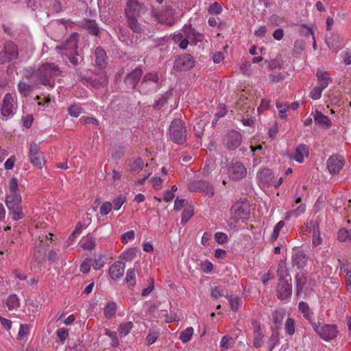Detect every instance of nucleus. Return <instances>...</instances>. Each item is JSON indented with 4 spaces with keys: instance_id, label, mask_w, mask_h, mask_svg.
Masks as SVG:
<instances>
[{
    "instance_id": "obj_7",
    "label": "nucleus",
    "mask_w": 351,
    "mask_h": 351,
    "mask_svg": "<svg viewBox=\"0 0 351 351\" xmlns=\"http://www.w3.org/2000/svg\"><path fill=\"white\" fill-rule=\"evenodd\" d=\"M228 174L232 180L238 181L246 176L247 169L242 162L237 161L229 165Z\"/></svg>"
},
{
    "instance_id": "obj_42",
    "label": "nucleus",
    "mask_w": 351,
    "mask_h": 351,
    "mask_svg": "<svg viewBox=\"0 0 351 351\" xmlns=\"http://www.w3.org/2000/svg\"><path fill=\"white\" fill-rule=\"evenodd\" d=\"M105 335L108 336L111 339V346L112 347H118L119 341L117 337V333L115 331H112L108 328H105Z\"/></svg>"
},
{
    "instance_id": "obj_13",
    "label": "nucleus",
    "mask_w": 351,
    "mask_h": 351,
    "mask_svg": "<svg viewBox=\"0 0 351 351\" xmlns=\"http://www.w3.org/2000/svg\"><path fill=\"white\" fill-rule=\"evenodd\" d=\"M194 66L193 58L190 54H184L175 60L174 69L180 71L191 69Z\"/></svg>"
},
{
    "instance_id": "obj_15",
    "label": "nucleus",
    "mask_w": 351,
    "mask_h": 351,
    "mask_svg": "<svg viewBox=\"0 0 351 351\" xmlns=\"http://www.w3.org/2000/svg\"><path fill=\"white\" fill-rule=\"evenodd\" d=\"M252 324L254 330L253 346L260 348L263 344L264 335L261 324L257 320H252Z\"/></svg>"
},
{
    "instance_id": "obj_51",
    "label": "nucleus",
    "mask_w": 351,
    "mask_h": 351,
    "mask_svg": "<svg viewBox=\"0 0 351 351\" xmlns=\"http://www.w3.org/2000/svg\"><path fill=\"white\" fill-rule=\"evenodd\" d=\"M125 148L123 147H114L112 150V157L115 160H119L123 156Z\"/></svg>"
},
{
    "instance_id": "obj_23",
    "label": "nucleus",
    "mask_w": 351,
    "mask_h": 351,
    "mask_svg": "<svg viewBox=\"0 0 351 351\" xmlns=\"http://www.w3.org/2000/svg\"><path fill=\"white\" fill-rule=\"evenodd\" d=\"M315 124L323 128H328L331 125V121L320 111L316 110L312 113Z\"/></svg>"
},
{
    "instance_id": "obj_33",
    "label": "nucleus",
    "mask_w": 351,
    "mask_h": 351,
    "mask_svg": "<svg viewBox=\"0 0 351 351\" xmlns=\"http://www.w3.org/2000/svg\"><path fill=\"white\" fill-rule=\"evenodd\" d=\"M313 228V245L314 247H317L319 245L322 243V238L320 237V233L319 230V225L317 223H315L312 226Z\"/></svg>"
},
{
    "instance_id": "obj_49",
    "label": "nucleus",
    "mask_w": 351,
    "mask_h": 351,
    "mask_svg": "<svg viewBox=\"0 0 351 351\" xmlns=\"http://www.w3.org/2000/svg\"><path fill=\"white\" fill-rule=\"evenodd\" d=\"M9 189L10 194V195H20L19 193V186H18V181L16 178H12L9 182Z\"/></svg>"
},
{
    "instance_id": "obj_50",
    "label": "nucleus",
    "mask_w": 351,
    "mask_h": 351,
    "mask_svg": "<svg viewBox=\"0 0 351 351\" xmlns=\"http://www.w3.org/2000/svg\"><path fill=\"white\" fill-rule=\"evenodd\" d=\"M126 202V197L123 195H121L117 197L112 202L113 208L115 210H118L121 208V206Z\"/></svg>"
},
{
    "instance_id": "obj_27",
    "label": "nucleus",
    "mask_w": 351,
    "mask_h": 351,
    "mask_svg": "<svg viewBox=\"0 0 351 351\" xmlns=\"http://www.w3.org/2000/svg\"><path fill=\"white\" fill-rule=\"evenodd\" d=\"M317 77L321 86L319 88H326L332 82L329 74L321 69H317Z\"/></svg>"
},
{
    "instance_id": "obj_10",
    "label": "nucleus",
    "mask_w": 351,
    "mask_h": 351,
    "mask_svg": "<svg viewBox=\"0 0 351 351\" xmlns=\"http://www.w3.org/2000/svg\"><path fill=\"white\" fill-rule=\"evenodd\" d=\"M78 39V34L77 33H73L62 45L57 46L56 49H62L64 51L63 53H67L69 54L76 53V55L78 56L77 51Z\"/></svg>"
},
{
    "instance_id": "obj_4",
    "label": "nucleus",
    "mask_w": 351,
    "mask_h": 351,
    "mask_svg": "<svg viewBox=\"0 0 351 351\" xmlns=\"http://www.w3.org/2000/svg\"><path fill=\"white\" fill-rule=\"evenodd\" d=\"M19 57L18 46L12 41L4 43L3 49L0 51V64L14 60Z\"/></svg>"
},
{
    "instance_id": "obj_60",
    "label": "nucleus",
    "mask_w": 351,
    "mask_h": 351,
    "mask_svg": "<svg viewBox=\"0 0 351 351\" xmlns=\"http://www.w3.org/2000/svg\"><path fill=\"white\" fill-rule=\"evenodd\" d=\"M57 335L62 343H64V341L66 339V338L69 336V330L68 329H66L64 328H59L57 330Z\"/></svg>"
},
{
    "instance_id": "obj_64",
    "label": "nucleus",
    "mask_w": 351,
    "mask_h": 351,
    "mask_svg": "<svg viewBox=\"0 0 351 351\" xmlns=\"http://www.w3.org/2000/svg\"><path fill=\"white\" fill-rule=\"evenodd\" d=\"M104 265V261L103 260V256H99L98 258H95L93 260L92 266L96 270L100 269Z\"/></svg>"
},
{
    "instance_id": "obj_52",
    "label": "nucleus",
    "mask_w": 351,
    "mask_h": 351,
    "mask_svg": "<svg viewBox=\"0 0 351 351\" xmlns=\"http://www.w3.org/2000/svg\"><path fill=\"white\" fill-rule=\"evenodd\" d=\"M159 80L158 75L156 73H147L143 79L142 84L149 82L157 83Z\"/></svg>"
},
{
    "instance_id": "obj_45",
    "label": "nucleus",
    "mask_w": 351,
    "mask_h": 351,
    "mask_svg": "<svg viewBox=\"0 0 351 351\" xmlns=\"http://www.w3.org/2000/svg\"><path fill=\"white\" fill-rule=\"evenodd\" d=\"M285 223L283 220H281L277 223V224L275 226V227L274 228L273 233L270 238V241L271 242H274V241H276L277 239V238L279 236V232H280V230L285 226Z\"/></svg>"
},
{
    "instance_id": "obj_53",
    "label": "nucleus",
    "mask_w": 351,
    "mask_h": 351,
    "mask_svg": "<svg viewBox=\"0 0 351 351\" xmlns=\"http://www.w3.org/2000/svg\"><path fill=\"white\" fill-rule=\"evenodd\" d=\"M112 209V203L110 202H105L100 207L99 213L101 215H107Z\"/></svg>"
},
{
    "instance_id": "obj_11",
    "label": "nucleus",
    "mask_w": 351,
    "mask_h": 351,
    "mask_svg": "<svg viewBox=\"0 0 351 351\" xmlns=\"http://www.w3.org/2000/svg\"><path fill=\"white\" fill-rule=\"evenodd\" d=\"M190 191L204 192L206 195L212 197L215 194L213 186L206 181H195L189 184Z\"/></svg>"
},
{
    "instance_id": "obj_47",
    "label": "nucleus",
    "mask_w": 351,
    "mask_h": 351,
    "mask_svg": "<svg viewBox=\"0 0 351 351\" xmlns=\"http://www.w3.org/2000/svg\"><path fill=\"white\" fill-rule=\"evenodd\" d=\"M82 111V108L80 106L76 104H73L68 108L69 114L73 117H79Z\"/></svg>"
},
{
    "instance_id": "obj_35",
    "label": "nucleus",
    "mask_w": 351,
    "mask_h": 351,
    "mask_svg": "<svg viewBox=\"0 0 351 351\" xmlns=\"http://www.w3.org/2000/svg\"><path fill=\"white\" fill-rule=\"evenodd\" d=\"M193 328L192 327H188L180 333V339L182 343L189 342L193 336Z\"/></svg>"
},
{
    "instance_id": "obj_48",
    "label": "nucleus",
    "mask_w": 351,
    "mask_h": 351,
    "mask_svg": "<svg viewBox=\"0 0 351 351\" xmlns=\"http://www.w3.org/2000/svg\"><path fill=\"white\" fill-rule=\"evenodd\" d=\"M193 215V209L191 207L185 208L182 215L181 223L185 225L189 219Z\"/></svg>"
},
{
    "instance_id": "obj_24",
    "label": "nucleus",
    "mask_w": 351,
    "mask_h": 351,
    "mask_svg": "<svg viewBox=\"0 0 351 351\" xmlns=\"http://www.w3.org/2000/svg\"><path fill=\"white\" fill-rule=\"evenodd\" d=\"M308 261V257L303 251H298L292 255V261L293 265L297 266L298 269L303 268Z\"/></svg>"
},
{
    "instance_id": "obj_61",
    "label": "nucleus",
    "mask_w": 351,
    "mask_h": 351,
    "mask_svg": "<svg viewBox=\"0 0 351 351\" xmlns=\"http://www.w3.org/2000/svg\"><path fill=\"white\" fill-rule=\"evenodd\" d=\"M221 11L222 8L221 5L217 2L212 3L208 9V12L210 14H219Z\"/></svg>"
},
{
    "instance_id": "obj_34",
    "label": "nucleus",
    "mask_w": 351,
    "mask_h": 351,
    "mask_svg": "<svg viewBox=\"0 0 351 351\" xmlns=\"http://www.w3.org/2000/svg\"><path fill=\"white\" fill-rule=\"evenodd\" d=\"M125 282L129 287H133L136 285V271L134 269H129L126 272Z\"/></svg>"
},
{
    "instance_id": "obj_6",
    "label": "nucleus",
    "mask_w": 351,
    "mask_h": 351,
    "mask_svg": "<svg viewBox=\"0 0 351 351\" xmlns=\"http://www.w3.org/2000/svg\"><path fill=\"white\" fill-rule=\"evenodd\" d=\"M232 219L237 222L239 220L246 219L250 215V208L247 204L243 202H235L231 208Z\"/></svg>"
},
{
    "instance_id": "obj_29",
    "label": "nucleus",
    "mask_w": 351,
    "mask_h": 351,
    "mask_svg": "<svg viewBox=\"0 0 351 351\" xmlns=\"http://www.w3.org/2000/svg\"><path fill=\"white\" fill-rule=\"evenodd\" d=\"M84 27L88 31V32L93 35L98 36L100 30L98 25L95 21L86 20L84 22Z\"/></svg>"
},
{
    "instance_id": "obj_55",
    "label": "nucleus",
    "mask_w": 351,
    "mask_h": 351,
    "mask_svg": "<svg viewBox=\"0 0 351 351\" xmlns=\"http://www.w3.org/2000/svg\"><path fill=\"white\" fill-rule=\"evenodd\" d=\"M92 264V258H86L80 265V271L84 274H87L90 271Z\"/></svg>"
},
{
    "instance_id": "obj_14",
    "label": "nucleus",
    "mask_w": 351,
    "mask_h": 351,
    "mask_svg": "<svg viewBox=\"0 0 351 351\" xmlns=\"http://www.w3.org/2000/svg\"><path fill=\"white\" fill-rule=\"evenodd\" d=\"M241 134L237 131L232 130L227 135L226 145L229 150H234L241 145Z\"/></svg>"
},
{
    "instance_id": "obj_46",
    "label": "nucleus",
    "mask_w": 351,
    "mask_h": 351,
    "mask_svg": "<svg viewBox=\"0 0 351 351\" xmlns=\"http://www.w3.org/2000/svg\"><path fill=\"white\" fill-rule=\"evenodd\" d=\"M286 332L289 335L295 333V321L291 317H288L285 326Z\"/></svg>"
},
{
    "instance_id": "obj_19",
    "label": "nucleus",
    "mask_w": 351,
    "mask_h": 351,
    "mask_svg": "<svg viewBox=\"0 0 351 351\" xmlns=\"http://www.w3.org/2000/svg\"><path fill=\"white\" fill-rule=\"evenodd\" d=\"M343 162L341 157L336 156H330L327 160V168L332 173H336L340 171L343 168Z\"/></svg>"
},
{
    "instance_id": "obj_22",
    "label": "nucleus",
    "mask_w": 351,
    "mask_h": 351,
    "mask_svg": "<svg viewBox=\"0 0 351 351\" xmlns=\"http://www.w3.org/2000/svg\"><path fill=\"white\" fill-rule=\"evenodd\" d=\"M95 64L99 68H104L108 64V57L106 51L101 47H97L95 50Z\"/></svg>"
},
{
    "instance_id": "obj_58",
    "label": "nucleus",
    "mask_w": 351,
    "mask_h": 351,
    "mask_svg": "<svg viewBox=\"0 0 351 351\" xmlns=\"http://www.w3.org/2000/svg\"><path fill=\"white\" fill-rule=\"evenodd\" d=\"M95 246V241L93 237L87 235L85 242L83 244V247L87 250H91Z\"/></svg>"
},
{
    "instance_id": "obj_63",
    "label": "nucleus",
    "mask_w": 351,
    "mask_h": 351,
    "mask_svg": "<svg viewBox=\"0 0 351 351\" xmlns=\"http://www.w3.org/2000/svg\"><path fill=\"white\" fill-rule=\"evenodd\" d=\"M215 239L218 243L223 244L228 241V236L223 232H218L215 233Z\"/></svg>"
},
{
    "instance_id": "obj_37",
    "label": "nucleus",
    "mask_w": 351,
    "mask_h": 351,
    "mask_svg": "<svg viewBox=\"0 0 351 351\" xmlns=\"http://www.w3.org/2000/svg\"><path fill=\"white\" fill-rule=\"evenodd\" d=\"M228 299L229 300L231 309L233 311H237L242 304L241 299L234 295H231L230 297H228Z\"/></svg>"
},
{
    "instance_id": "obj_9",
    "label": "nucleus",
    "mask_w": 351,
    "mask_h": 351,
    "mask_svg": "<svg viewBox=\"0 0 351 351\" xmlns=\"http://www.w3.org/2000/svg\"><path fill=\"white\" fill-rule=\"evenodd\" d=\"M29 159L31 163L36 168L41 169L45 164V158L36 143H32L29 148Z\"/></svg>"
},
{
    "instance_id": "obj_8",
    "label": "nucleus",
    "mask_w": 351,
    "mask_h": 351,
    "mask_svg": "<svg viewBox=\"0 0 351 351\" xmlns=\"http://www.w3.org/2000/svg\"><path fill=\"white\" fill-rule=\"evenodd\" d=\"M146 11L145 5L137 0H128L125 13L126 17H138Z\"/></svg>"
},
{
    "instance_id": "obj_1",
    "label": "nucleus",
    "mask_w": 351,
    "mask_h": 351,
    "mask_svg": "<svg viewBox=\"0 0 351 351\" xmlns=\"http://www.w3.org/2000/svg\"><path fill=\"white\" fill-rule=\"evenodd\" d=\"M62 71L53 63L41 64L36 71V75L43 86L53 87L55 77L60 75Z\"/></svg>"
},
{
    "instance_id": "obj_16",
    "label": "nucleus",
    "mask_w": 351,
    "mask_h": 351,
    "mask_svg": "<svg viewBox=\"0 0 351 351\" xmlns=\"http://www.w3.org/2000/svg\"><path fill=\"white\" fill-rule=\"evenodd\" d=\"M125 263L121 261H116L109 269V275L114 280H119L125 271Z\"/></svg>"
},
{
    "instance_id": "obj_54",
    "label": "nucleus",
    "mask_w": 351,
    "mask_h": 351,
    "mask_svg": "<svg viewBox=\"0 0 351 351\" xmlns=\"http://www.w3.org/2000/svg\"><path fill=\"white\" fill-rule=\"evenodd\" d=\"M233 343V339L230 336H224L220 341V347L222 350H227L229 348L230 344Z\"/></svg>"
},
{
    "instance_id": "obj_21",
    "label": "nucleus",
    "mask_w": 351,
    "mask_h": 351,
    "mask_svg": "<svg viewBox=\"0 0 351 351\" xmlns=\"http://www.w3.org/2000/svg\"><path fill=\"white\" fill-rule=\"evenodd\" d=\"M296 284V294L297 295L301 293H306V285L307 284L308 278L307 275L304 273H298L295 276Z\"/></svg>"
},
{
    "instance_id": "obj_62",
    "label": "nucleus",
    "mask_w": 351,
    "mask_h": 351,
    "mask_svg": "<svg viewBox=\"0 0 351 351\" xmlns=\"http://www.w3.org/2000/svg\"><path fill=\"white\" fill-rule=\"evenodd\" d=\"M158 337V333L153 330H150L149 333L146 337V340L147 341V345H151L154 343Z\"/></svg>"
},
{
    "instance_id": "obj_41",
    "label": "nucleus",
    "mask_w": 351,
    "mask_h": 351,
    "mask_svg": "<svg viewBox=\"0 0 351 351\" xmlns=\"http://www.w3.org/2000/svg\"><path fill=\"white\" fill-rule=\"evenodd\" d=\"M137 251L138 250L136 248H130L126 252H123L121 254V258L125 261H132L136 256Z\"/></svg>"
},
{
    "instance_id": "obj_17",
    "label": "nucleus",
    "mask_w": 351,
    "mask_h": 351,
    "mask_svg": "<svg viewBox=\"0 0 351 351\" xmlns=\"http://www.w3.org/2000/svg\"><path fill=\"white\" fill-rule=\"evenodd\" d=\"M183 34L192 44L196 45L198 42L202 41L204 36L195 31L193 28L189 26H184L182 29Z\"/></svg>"
},
{
    "instance_id": "obj_25",
    "label": "nucleus",
    "mask_w": 351,
    "mask_h": 351,
    "mask_svg": "<svg viewBox=\"0 0 351 351\" xmlns=\"http://www.w3.org/2000/svg\"><path fill=\"white\" fill-rule=\"evenodd\" d=\"M257 177L264 185L267 186L271 185L273 183V180L274 178L272 171L269 169H264L259 171Z\"/></svg>"
},
{
    "instance_id": "obj_56",
    "label": "nucleus",
    "mask_w": 351,
    "mask_h": 351,
    "mask_svg": "<svg viewBox=\"0 0 351 351\" xmlns=\"http://www.w3.org/2000/svg\"><path fill=\"white\" fill-rule=\"evenodd\" d=\"M29 328L27 324H21L20 329L18 333L17 339L19 340L23 339L29 333Z\"/></svg>"
},
{
    "instance_id": "obj_30",
    "label": "nucleus",
    "mask_w": 351,
    "mask_h": 351,
    "mask_svg": "<svg viewBox=\"0 0 351 351\" xmlns=\"http://www.w3.org/2000/svg\"><path fill=\"white\" fill-rule=\"evenodd\" d=\"M285 316V311L284 309H277L272 313L273 322L276 328H279L282 324Z\"/></svg>"
},
{
    "instance_id": "obj_28",
    "label": "nucleus",
    "mask_w": 351,
    "mask_h": 351,
    "mask_svg": "<svg viewBox=\"0 0 351 351\" xmlns=\"http://www.w3.org/2000/svg\"><path fill=\"white\" fill-rule=\"evenodd\" d=\"M298 308L302 313L304 317L308 319L310 323H314L312 320L313 313L311 311L308 305L306 302L301 301L298 304Z\"/></svg>"
},
{
    "instance_id": "obj_5",
    "label": "nucleus",
    "mask_w": 351,
    "mask_h": 351,
    "mask_svg": "<svg viewBox=\"0 0 351 351\" xmlns=\"http://www.w3.org/2000/svg\"><path fill=\"white\" fill-rule=\"evenodd\" d=\"M314 330L319 335V337L328 341L337 337V330L335 325L324 324L320 326L317 323H312Z\"/></svg>"
},
{
    "instance_id": "obj_57",
    "label": "nucleus",
    "mask_w": 351,
    "mask_h": 351,
    "mask_svg": "<svg viewBox=\"0 0 351 351\" xmlns=\"http://www.w3.org/2000/svg\"><path fill=\"white\" fill-rule=\"evenodd\" d=\"M69 351H85L84 344L77 339L73 345L69 346Z\"/></svg>"
},
{
    "instance_id": "obj_12",
    "label": "nucleus",
    "mask_w": 351,
    "mask_h": 351,
    "mask_svg": "<svg viewBox=\"0 0 351 351\" xmlns=\"http://www.w3.org/2000/svg\"><path fill=\"white\" fill-rule=\"evenodd\" d=\"M292 295V285L287 280H278L276 286V295L280 300L289 298Z\"/></svg>"
},
{
    "instance_id": "obj_2",
    "label": "nucleus",
    "mask_w": 351,
    "mask_h": 351,
    "mask_svg": "<svg viewBox=\"0 0 351 351\" xmlns=\"http://www.w3.org/2000/svg\"><path fill=\"white\" fill-rule=\"evenodd\" d=\"M186 128L185 123L180 119H173L169 128V138L178 145H182L186 140Z\"/></svg>"
},
{
    "instance_id": "obj_38",
    "label": "nucleus",
    "mask_w": 351,
    "mask_h": 351,
    "mask_svg": "<svg viewBox=\"0 0 351 351\" xmlns=\"http://www.w3.org/2000/svg\"><path fill=\"white\" fill-rule=\"evenodd\" d=\"M144 167V162L142 158L136 159L130 165V171L133 173L140 172Z\"/></svg>"
},
{
    "instance_id": "obj_32",
    "label": "nucleus",
    "mask_w": 351,
    "mask_h": 351,
    "mask_svg": "<svg viewBox=\"0 0 351 351\" xmlns=\"http://www.w3.org/2000/svg\"><path fill=\"white\" fill-rule=\"evenodd\" d=\"M117 312V304L114 302H109L105 306L104 313L106 318L111 319Z\"/></svg>"
},
{
    "instance_id": "obj_18",
    "label": "nucleus",
    "mask_w": 351,
    "mask_h": 351,
    "mask_svg": "<svg viewBox=\"0 0 351 351\" xmlns=\"http://www.w3.org/2000/svg\"><path fill=\"white\" fill-rule=\"evenodd\" d=\"M141 69L136 68L129 73L125 78V84L128 87L135 88L142 76Z\"/></svg>"
},
{
    "instance_id": "obj_31",
    "label": "nucleus",
    "mask_w": 351,
    "mask_h": 351,
    "mask_svg": "<svg viewBox=\"0 0 351 351\" xmlns=\"http://www.w3.org/2000/svg\"><path fill=\"white\" fill-rule=\"evenodd\" d=\"M127 24L130 29L134 33H141L143 30L142 26L138 23L137 17H126Z\"/></svg>"
},
{
    "instance_id": "obj_36",
    "label": "nucleus",
    "mask_w": 351,
    "mask_h": 351,
    "mask_svg": "<svg viewBox=\"0 0 351 351\" xmlns=\"http://www.w3.org/2000/svg\"><path fill=\"white\" fill-rule=\"evenodd\" d=\"M6 305L9 310L16 308L19 306V299L15 294L10 295L6 300Z\"/></svg>"
},
{
    "instance_id": "obj_59",
    "label": "nucleus",
    "mask_w": 351,
    "mask_h": 351,
    "mask_svg": "<svg viewBox=\"0 0 351 351\" xmlns=\"http://www.w3.org/2000/svg\"><path fill=\"white\" fill-rule=\"evenodd\" d=\"M349 236L350 232L345 228L340 229L337 234L338 240L341 242H344L347 239H349Z\"/></svg>"
},
{
    "instance_id": "obj_3",
    "label": "nucleus",
    "mask_w": 351,
    "mask_h": 351,
    "mask_svg": "<svg viewBox=\"0 0 351 351\" xmlns=\"http://www.w3.org/2000/svg\"><path fill=\"white\" fill-rule=\"evenodd\" d=\"M21 200V196L16 195H8L5 198V204L10 210L14 220L21 219L25 216L20 206Z\"/></svg>"
},
{
    "instance_id": "obj_26",
    "label": "nucleus",
    "mask_w": 351,
    "mask_h": 351,
    "mask_svg": "<svg viewBox=\"0 0 351 351\" xmlns=\"http://www.w3.org/2000/svg\"><path fill=\"white\" fill-rule=\"evenodd\" d=\"M308 154V147L304 144H300L295 149L294 159L298 162H302L304 161V156L307 157Z\"/></svg>"
},
{
    "instance_id": "obj_44",
    "label": "nucleus",
    "mask_w": 351,
    "mask_h": 351,
    "mask_svg": "<svg viewBox=\"0 0 351 351\" xmlns=\"http://www.w3.org/2000/svg\"><path fill=\"white\" fill-rule=\"evenodd\" d=\"M276 108L278 110V115L281 119H285L287 116V110L288 109L287 104H282L279 101L276 100Z\"/></svg>"
},
{
    "instance_id": "obj_43",
    "label": "nucleus",
    "mask_w": 351,
    "mask_h": 351,
    "mask_svg": "<svg viewBox=\"0 0 351 351\" xmlns=\"http://www.w3.org/2000/svg\"><path fill=\"white\" fill-rule=\"evenodd\" d=\"M132 328L133 323L132 322H128L125 324H121L119 328L121 337H125L128 335Z\"/></svg>"
},
{
    "instance_id": "obj_39",
    "label": "nucleus",
    "mask_w": 351,
    "mask_h": 351,
    "mask_svg": "<svg viewBox=\"0 0 351 351\" xmlns=\"http://www.w3.org/2000/svg\"><path fill=\"white\" fill-rule=\"evenodd\" d=\"M277 275L278 280H286L285 277L289 276V271L284 262L280 261L278 264V268L277 270Z\"/></svg>"
},
{
    "instance_id": "obj_20",
    "label": "nucleus",
    "mask_w": 351,
    "mask_h": 351,
    "mask_svg": "<svg viewBox=\"0 0 351 351\" xmlns=\"http://www.w3.org/2000/svg\"><path fill=\"white\" fill-rule=\"evenodd\" d=\"M13 101L11 94L7 93L5 95L1 108V113L2 116L6 117L13 114Z\"/></svg>"
},
{
    "instance_id": "obj_40",
    "label": "nucleus",
    "mask_w": 351,
    "mask_h": 351,
    "mask_svg": "<svg viewBox=\"0 0 351 351\" xmlns=\"http://www.w3.org/2000/svg\"><path fill=\"white\" fill-rule=\"evenodd\" d=\"M279 343V337L278 332H273L269 338L267 344L269 351H272L275 346Z\"/></svg>"
}]
</instances>
